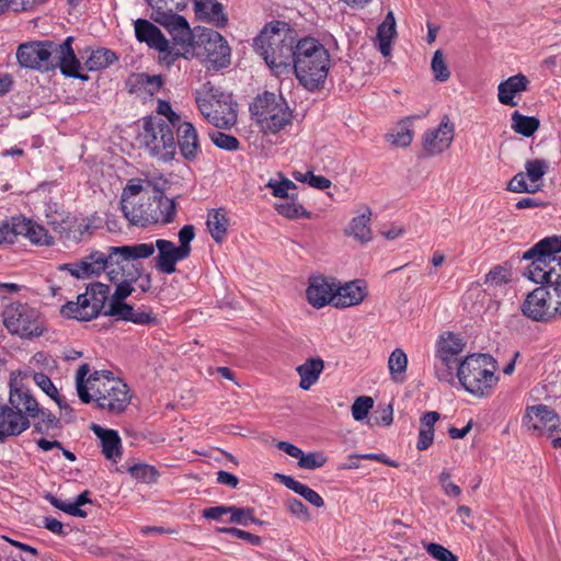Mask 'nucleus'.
<instances>
[{"mask_svg": "<svg viewBox=\"0 0 561 561\" xmlns=\"http://www.w3.org/2000/svg\"><path fill=\"white\" fill-rule=\"evenodd\" d=\"M267 187L272 190V194L275 197L288 198L290 196L289 191L295 190L296 184L288 179H283L280 181L271 179L267 183Z\"/></svg>", "mask_w": 561, "mask_h": 561, "instance_id": "nucleus-53", "label": "nucleus"}, {"mask_svg": "<svg viewBox=\"0 0 561 561\" xmlns=\"http://www.w3.org/2000/svg\"><path fill=\"white\" fill-rule=\"evenodd\" d=\"M154 251V243L110 247V257L113 266L111 270V283L115 284L116 287L112 294L110 308L106 311L108 317L141 325L157 322L156 316L150 311L135 309L133 306L124 302L135 290L133 284L142 275V267L137 261L150 257Z\"/></svg>", "mask_w": 561, "mask_h": 561, "instance_id": "nucleus-1", "label": "nucleus"}, {"mask_svg": "<svg viewBox=\"0 0 561 561\" xmlns=\"http://www.w3.org/2000/svg\"><path fill=\"white\" fill-rule=\"evenodd\" d=\"M523 314L537 322L561 318V286H540L529 293L522 306Z\"/></svg>", "mask_w": 561, "mask_h": 561, "instance_id": "nucleus-11", "label": "nucleus"}, {"mask_svg": "<svg viewBox=\"0 0 561 561\" xmlns=\"http://www.w3.org/2000/svg\"><path fill=\"white\" fill-rule=\"evenodd\" d=\"M561 237L552 236L542 239L523 255L525 260H531L526 275L537 284L560 286L561 284Z\"/></svg>", "mask_w": 561, "mask_h": 561, "instance_id": "nucleus-4", "label": "nucleus"}, {"mask_svg": "<svg viewBox=\"0 0 561 561\" xmlns=\"http://www.w3.org/2000/svg\"><path fill=\"white\" fill-rule=\"evenodd\" d=\"M495 370L496 364L492 356L471 354L459 363L455 376L466 391L476 397H485L497 383Z\"/></svg>", "mask_w": 561, "mask_h": 561, "instance_id": "nucleus-5", "label": "nucleus"}, {"mask_svg": "<svg viewBox=\"0 0 561 561\" xmlns=\"http://www.w3.org/2000/svg\"><path fill=\"white\" fill-rule=\"evenodd\" d=\"M152 198L154 204L153 209L158 215L157 222L168 224L173 221L176 215L175 201L164 196L160 190H154Z\"/></svg>", "mask_w": 561, "mask_h": 561, "instance_id": "nucleus-38", "label": "nucleus"}, {"mask_svg": "<svg viewBox=\"0 0 561 561\" xmlns=\"http://www.w3.org/2000/svg\"><path fill=\"white\" fill-rule=\"evenodd\" d=\"M34 382L45 392L49 398H51L61 410L71 411L67 402H65L61 397L59 396V392L57 388L54 386L50 378L43 374V373H35L33 375Z\"/></svg>", "mask_w": 561, "mask_h": 561, "instance_id": "nucleus-42", "label": "nucleus"}, {"mask_svg": "<svg viewBox=\"0 0 561 561\" xmlns=\"http://www.w3.org/2000/svg\"><path fill=\"white\" fill-rule=\"evenodd\" d=\"M524 423L535 431L553 433L560 425V419L549 407L538 404L527 409Z\"/></svg>", "mask_w": 561, "mask_h": 561, "instance_id": "nucleus-21", "label": "nucleus"}, {"mask_svg": "<svg viewBox=\"0 0 561 561\" xmlns=\"http://www.w3.org/2000/svg\"><path fill=\"white\" fill-rule=\"evenodd\" d=\"M144 186L139 181H130L123 190L121 205L135 202V198L142 192Z\"/></svg>", "mask_w": 561, "mask_h": 561, "instance_id": "nucleus-61", "label": "nucleus"}, {"mask_svg": "<svg viewBox=\"0 0 561 561\" xmlns=\"http://www.w3.org/2000/svg\"><path fill=\"white\" fill-rule=\"evenodd\" d=\"M72 37H67L61 44H53L51 54V69L59 68L60 71L67 77H75L85 80L79 73L80 62L77 59L75 51L71 47Z\"/></svg>", "mask_w": 561, "mask_h": 561, "instance_id": "nucleus-19", "label": "nucleus"}, {"mask_svg": "<svg viewBox=\"0 0 561 561\" xmlns=\"http://www.w3.org/2000/svg\"><path fill=\"white\" fill-rule=\"evenodd\" d=\"M54 42H33L19 46L16 58L25 68L48 71L51 69V54Z\"/></svg>", "mask_w": 561, "mask_h": 561, "instance_id": "nucleus-17", "label": "nucleus"}, {"mask_svg": "<svg viewBox=\"0 0 561 561\" xmlns=\"http://www.w3.org/2000/svg\"><path fill=\"white\" fill-rule=\"evenodd\" d=\"M178 144L182 156L186 160L196 158L199 145L195 127L190 122H183L178 127Z\"/></svg>", "mask_w": 561, "mask_h": 561, "instance_id": "nucleus-30", "label": "nucleus"}, {"mask_svg": "<svg viewBox=\"0 0 561 561\" xmlns=\"http://www.w3.org/2000/svg\"><path fill=\"white\" fill-rule=\"evenodd\" d=\"M36 416L39 417V420L35 424V428L41 433L48 432L49 430L55 428L58 425V420L56 419V416L48 411L38 409V412L35 414V417Z\"/></svg>", "mask_w": 561, "mask_h": 561, "instance_id": "nucleus-56", "label": "nucleus"}, {"mask_svg": "<svg viewBox=\"0 0 561 561\" xmlns=\"http://www.w3.org/2000/svg\"><path fill=\"white\" fill-rule=\"evenodd\" d=\"M9 402L14 409L21 412L24 409L27 416L35 417V414L38 412V403L27 389H11Z\"/></svg>", "mask_w": 561, "mask_h": 561, "instance_id": "nucleus-37", "label": "nucleus"}, {"mask_svg": "<svg viewBox=\"0 0 561 561\" xmlns=\"http://www.w3.org/2000/svg\"><path fill=\"white\" fill-rule=\"evenodd\" d=\"M252 116L264 133L276 134L291 124L293 113L282 95L264 92L250 105Z\"/></svg>", "mask_w": 561, "mask_h": 561, "instance_id": "nucleus-9", "label": "nucleus"}, {"mask_svg": "<svg viewBox=\"0 0 561 561\" xmlns=\"http://www.w3.org/2000/svg\"><path fill=\"white\" fill-rule=\"evenodd\" d=\"M25 227L24 217H12L0 224V244L13 243Z\"/></svg>", "mask_w": 561, "mask_h": 561, "instance_id": "nucleus-40", "label": "nucleus"}, {"mask_svg": "<svg viewBox=\"0 0 561 561\" xmlns=\"http://www.w3.org/2000/svg\"><path fill=\"white\" fill-rule=\"evenodd\" d=\"M325 462H327L325 456L319 451L318 453H309V454H304V451H301V455L298 459V466L302 469H308V470H314L317 468H320V467L324 466Z\"/></svg>", "mask_w": 561, "mask_h": 561, "instance_id": "nucleus-51", "label": "nucleus"}, {"mask_svg": "<svg viewBox=\"0 0 561 561\" xmlns=\"http://www.w3.org/2000/svg\"><path fill=\"white\" fill-rule=\"evenodd\" d=\"M154 247L158 250V255L154 257L156 267L164 274L174 273L176 263L187 257L172 241L158 239Z\"/></svg>", "mask_w": 561, "mask_h": 561, "instance_id": "nucleus-24", "label": "nucleus"}, {"mask_svg": "<svg viewBox=\"0 0 561 561\" xmlns=\"http://www.w3.org/2000/svg\"><path fill=\"white\" fill-rule=\"evenodd\" d=\"M374 407V400L370 397H358L352 405V415L355 421H363Z\"/></svg>", "mask_w": 561, "mask_h": 561, "instance_id": "nucleus-50", "label": "nucleus"}, {"mask_svg": "<svg viewBox=\"0 0 561 561\" xmlns=\"http://www.w3.org/2000/svg\"><path fill=\"white\" fill-rule=\"evenodd\" d=\"M439 420V413L436 411L427 412L421 419L420 430L430 431L434 433V425Z\"/></svg>", "mask_w": 561, "mask_h": 561, "instance_id": "nucleus-64", "label": "nucleus"}, {"mask_svg": "<svg viewBox=\"0 0 561 561\" xmlns=\"http://www.w3.org/2000/svg\"><path fill=\"white\" fill-rule=\"evenodd\" d=\"M210 139L220 149L234 151L239 148V140L234 136L221 131L211 133Z\"/></svg>", "mask_w": 561, "mask_h": 561, "instance_id": "nucleus-54", "label": "nucleus"}, {"mask_svg": "<svg viewBox=\"0 0 561 561\" xmlns=\"http://www.w3.org/2000/svg\"><path fill=\"white\" fill-rule=\"evenodd\" d=\"M397 34L396 31V19L392 11H389L382 21V23L378 26L376 43L378 45L379 51L382 56L388 57L391 54V44L392 39Z\"/></svg>", "mask_w": 561, "mask_h": 561, "instance_id": "nucleus-33", "label": "nucleus"}, {"mask_svg": "<svg viewBox=\"0 0 561 561\" xmlns=\"http://www.w3.org/2000/svg\"><path fill=\"white\" fill-rule=\"evenodd\" d=\"M195 102L205 119L217 128H230L237 123V104L230 93L210 82L195 92Z\"/></svg>", "mask_w": 561, "mask_h": 561, "instance_id": "nucleus-6", "label": "nucleus"}, {"mask_svg": "<svg viewBox=\"0 0 561 561\" xmlns=\"http://www.w3.org/2000/svg\"><path fill=\"white\" fill-rule=\"evenodd\" d=\"M371 209L368 206H363L362 211L352 218L344 233L354 238L360 243H367L373 239V231L370 228Z\"/></svg>", "mask_w": 561, "mask_h": 561, "instance_id": "nucleus-29", "label": "nucleus"}, {"mask_svg": "<svg viewBox=\"0 0 561 561\" xmlns=\"http://www.w3.org/2000/svg\"><path fill=\"white\" fill-rule=\"evenodd\" d=\"M194 11L198 20L211 23L217 27H224L228 22L222 4L216 0H195Z\"/></svg>", "mask_w": 561, "mask_h": 561, "instance_id": "nucleus-27", "label": "nucleus"}, {"mask_svg": "<svg viewBox=\"0 0 561 561\" xmlns=\"http://www.w3.org/2000/svg\"><path fill=\"white\" fill-rule=\"evenodd\" d=\"M455 137V125L448 116H444L439 125L427 129L421 139L422 150L425 157H435L451 146Z\"/></svg>", "mask_w": 561, "mask_h": 561, "instance_id": "nucleus-16", "label": "nucleus"}, {"mask_svg": "<svg viewBox=\"0 0 561 561\" xmlns=\"http://www.w3.org/2000/svg\"><path fill=\"white\" fill-rule=\"evenodd\" d=\"M335 286L336 284L327 277H311L306 290L308 302L314 308H322L325 305L334 306Z\"/></svg>", "mask_w": 561, "mask_h": 561, "instance_id": "nucleus-23", "label": "nucleus"}, {"mask_svg": "<svg viewBox=\"0 0 561 561\" xmlns=\"http://www.w3.org/2000/svg\"><path fill=\"white\" fill-rule=\"evenodd\" d=\"M431 69L434 73L435 80L439 82H445L450 78V71L440 49L434 53L431 61Z\"/></svg>", "mask_w": 561, "mask_h": 561, "instance_id": "nucleus-47", "label": "nucleus"}, {"mask_svg": "<svg viewBox=\"0 0 561 561\" xmlns=\"http://www.w3.org/2000/svg\"><path fill=\"white\" fill-rule=\"evenodd\" d=\"M131 476L144 482H151L157 477V471L149 465H136L129 468Z\"/></svg>", "mask_w": 561, "mask_h": 561, "instance_id": "nucleus-58", "label": "nucleus"}, {"mask_svg": "<svg viewBox=\"0 0 561 561\" xmlns=\"http://www.w3.org/2000/svg\"><path fill=\"white\" fill-rule=\"evenodd\" d=\"M24 230L20 236L27 238L31 242L41 245H49L53 242V238L48 236L47 230L37 224L24 218Z\"/></svg>", "mask_w": 561, "mask_h": 561, "instance_id": "nucleus-43", "label": "nucleus"}, {"mask_svg": "<svg viewBox=\"0 0 561 561\" xmlns=\"http://www.w3.org/2000/svg\"><path fill=\"white\" fill-rule=\"evenodd\" d=\"M230 522L242 526H248L249 523H257L253 515V508L250 507H236L229 506Z\"/></svg>", "mask_w": 561, "mask_h": 561, "instance_id": "nucleus-49", "label": "nucleus"}, {"mask_svg": "<svg viewBox=\"0 0 561 561\" xmlns=\"http://www.w3.org/2000/svg\"><path fill=\"white\" fill-rule=\"evenodd\" d=\"M152 196H140L139 202L126 203L122 206L125 218L135 226L146 227L157 222L158 215L153 209Z\"/></svg>", "mask_w": 561, "mask_h": 561, "instance_id": "nucleus-20", "label": "nucleus"}, {"mask_svg": "<svg viewBox=\"0 0 561 561\" xmlns=\"http://www.w3.org/2000/svg\"><path fill=\"white\" fill-rule=\"evenodd\" d=\"M116 60L115 54L106 48L93 50L85 60V66L90 71L104 69Z\"/></svg>", "mask_w": 561, "mask_h": 561, "instance_id": "nucleus-44", "label": "nucleus"}, {"mask_svg": "<svg viewBox=\"0 0 561 561\" xmlns=\"http://www.w3.org/2000/svg\"><path fill=\"white\" fill-rule=\"evenodd\" d=\"M206 225L211 238L217 243H221L230 225L227 210L225 208L209 210Z\"/></svg>", "mask_w": 561, "mask_h": 561, "instance_id": "nucleus-35", "label": "nucleus"}, {"mask_svg": "<svg viewBox=\"0 0 561 561\" xmlns=\"http://www.w3.org/2000/svg\"><path fill=\"white\" fill-rule=\"evenodd\" d=\"M539 127V121L533 116H525L518 112L512 114V128L515 133L530 137Z\"/></svg>", "mask_w": 561, "mask_h": 561, "instance_id": "nucleus-45", "label": "nucleus"}, {"mask_svg": "<svg viewBox=\"0 0 561 561\" xmlns=\"http://www.w3.org/2000/svg\"><path fill=\"white\" fill-rule=\"evenodd\" d=\"M466 342L462 337L451 332L443 333L436 343L435 352V375L438 380L453 383L455 370L458 369L460 355L463 353Z\"/></svg>", "mask_w": 561, "mask_h": 561, "instance_id": "nucleus-12", "label": "nucleus"}, {"mask_svg": "<svg viewBox=\"0 0 561 561\" xmlns=\"http://www.w3.org/2000/svg\"><path fill=\"white\" fill-rule=\"evenodd\" d=\"M276 479H278L286 488L302 496L312 506L318 508L324 506V500L318 492L295 480L293 477L277 473Z\"/></svg>", "mask_w": 561, "mask_h": 561, "instance_id": "nucleus-34", "label": "nucleus"}, {"mask_svg": "<svg viewBox=\"0 0 561 561\" xmlns=\"http://www.w3.org/2000/svg\"><path fill=\"white\" fill-rule=\"evenodd\" d=\"M130 83V92L152 96L161 89L163 80L161 76L137 73L131 77Z\"/></svg>", "mask_w": 561, "mask_h": 561, "instance_id": "nucleus-36", "label": "nucleus"}, {"mask_svg": "<svg viewBox=\"0 0 561 561\" xmlns=\"http://www.w3.org/2000/svg\"><path fill=\"white\" fill-rule=\"evenodd\" d=\"M408 367V356L401 348H396L389 356L388 368L392 379L397 382L403 380Z\"/></svg>", "mask_w": 561, "mask_h": 561, "instance_id": "nucleus-41", "label": "nucleus"}, {"mask_svg": "<svg viewBox=\"0 0 561 561\" xmlns=\"http://www.w3.org/2000/svg\"><path fill=\"white\" fill-rule=\"evenodd\" d=\"M508 280L510 272L502 266H495L485 276V284L490 286H501Z\"/></svg>", "mask_w": 561, "mask_h": 561, "instance_id": "nucleus-57", "label": "nucleus"}, {"mask_svg": "<svg viewBox=\"0 0 561 561\" xmlns=\"http://www.w3.org/2000/svg\"><path fill=\"white\" fill-rule=\"evenodd\" d=\"M548 163L540 159L528 160L526 172L515 174L507 184V190L515 193L534 194L541 190L542 178L548 171Z\"/></svg>", "mask_w": 561, "mask_h": 561, "instance_id": "nucleus-15", "label": "nucleus"}, {"mask_svg": "<svg viewBox=\"0 0 561 561\" xmlns=\"http://www.w3.org/2000/svg\"><path fill=\"white\" fill-rule=\"evenodd\" d=\"M112 267L108 248L107 253L95 251L80 262L64 264L60 268L68 271L77 278L99 276L102 272H106L107 278L111 282Z\"/></svg>", "mask_w": 561, "mask_h": 561, "instance_id": "nucleus-18", "label": "nucleus"}, {"mask_svg": "<svg viewBox=\"0 0 561 561\" xmlns=\"http://www.w3.org/2000/svg\"><path fill=\"white\" fill-rule=\"evenodd\" d=\"M276 210L279 215L286 218L294 219L298 217H309L304 207L294 201H284L275 205Z\"/></svg>", "mask_w": 561, "mask_h": 561, "instance_id": "nucleus-48", "label": "nucleus"}, {"mask_svg": "<svg viewBox=\"0 0 561 561\" xmlns=\"http://www.w3.org/2000/svg\"><path fill=\"white\" fill-rule=\"evenodd\" d=\"M414 130L410 123V118H407L398 124L396 128L387 135L388 141L394 147L405 148L409 147L413 140Z\"/></svg>", "mask_w": 561, "mask_h": 561, "instance_id": "nucleus-39", "label": "nucleus"}, {"mask_svg": "<svg viewBox=\"0 0 561 561\" xmlns=\"http://www.w3.org/2000/svg\"><path fill=\"white\" fill-rule=\"evenodd\" d=\"M221 531L231 534L236 538L247 540L252 545H257L261 541L260 537L238 528H222Z\"/></svg>", "mask_w": 561, "mask_h": 561, "instance_id": "nucleus-63", "label": "nucleus"}, {"mask_svg": "<svg viewBox=\"0 0 561 561\" xmlns=\"http://www.w3.org/2000/svg\"><path fill=\"white\" fill-rule=\"evenodd\" d=\"M291 66L299 83L309 91L324 85L331 67L329 50L314 38H304L295 46Z\"/></svg>", "mask_w": 561, "mask_h": 561, "instance_id": "nucleus-3", "label": "nucleus"}, {"mask_svg": "<svg viewBox=\"0 0 561 561\" xmlns=\"http://www.w3.org/2000/svg\"><path fill=\"white\" fill-rule=\"evenodd\" d=\"M285 506L288 512L302 520H309L310 514L304 503L295 497H288L285 501Z\"/></svg>", "mask_w": 561, "mask_h": 561, "instance_id": "nucleus-60", "label": "nucleus"}, {"mask_svg": "<svg viewBox=\"0 0 561 561\" xmlns=\"http://www.w3.org/2000/svg\"><path fill=\"white\" fill-rule=\"evenodd\" d=\"M528 80L524 75H515L499 84V101L504 105L515 106L514 96L516 93L527 89Z\"/></svg>", "mask_w": 561, "mask_h": 561, "instance_id": "nucleus-32", "label": "nucleus"}, {"mask_svg": "<svg viewBox=\"0 0 561 561\" xmlns=\"http://www.w3.org/2000/svg\"><path fill=\"white\" fill-rule=\"evenodd\" d=\"M92 400L102 410L110 413H122L130 402V393L126 383L114 378L110 371H94L89 375Z\"/></svg>", "mask_w": 561, "mask_h": 561, "instance_id": "nucleus-8", "label": "nucleus"}, {"mask_svg": "<svg viewBox=\"0 0 561 561\" xmlns=\"http://www.w3.org/2000/svg\"><path fill=\"white\" fill-rule=\"evenodd\" d=\"M135 34L139 42L146 43L150 48L164 54L163 58L171 55V45L158 26L148 20L139 19L135 22Z\"/></svg>", "mask_w": 561, "mask_h": 561, "instance_id": "nucleus-22", "label": "nucleus"}, {"mask_svg": "<svg viewBox=\"0 0 561 561\" xmlns=\"http://www.w3.org/2000/svg\"><path fill=\"white\" fill-rule=\"evenodd\" d=\"M91 431L100 439L104 457L117 462L122 457V442L117 431L103 428L94 423L91 425Z\"/></svg>", "mask_w": 561, "mask_h": 561, "instance_id": "nucleus-26", "label": "nucleus"}, {"mask_svg": "<svg viewBox=\"0 0 561 561\" xmlns=\"http://www.w3.org/2000/svg\"><path fill=\"white\" fill-rule=\"evenodd\" d=\"M157 113L168 119L167 124H170L172 129L182 124L181 116L172 110L171 104L168 101L159 100Z\"/></svg>", "mask_w": 561, "mask_h": 561, "instance_id": "nucleus-55", "label": "nucleus"}, {"mask_svg": "<svg viewBox=\"0 0 561 561\" xmlns=\"http://www.w3.org/2000/svg\"><path fill=\"white\" fill-rule=\"evenodd\" d=\"M110 287L103 283L90 284L85 291L77 297V301H68L60 309V313L69 319L90 321L96 318L105 308V302L111 301ZM110 308V305L107 306ZM106 309L104 314H106Z\"/></svg>", "mask_w": 561, "mask_h": 561, "instance_id": "nucleus-10", "label": "nucleus"}, {"mask_svg": "<svg viewBox=\"0 0 561 561\" xmlns=\"http://www.w3.org/2000/svg\"><path fill=\"white\" fill-rule=\"evenodd\" d=\"M90 374V366L82 364L76 374V387L78 397L83 403H90L92 401V394L90 385L88 383V375Z\"/></svg>", "mask_w": 561, "mask_h": 561, "instance_id": "nucleus-46", "label": "nucleus"}, {"mask_svg": "<svg viewBox=\"0 0 561 561\" xmlns=\"http://www.w3.org/2000/svg\"><path fill=\"white\" fill-rule=\"evenodd\" d=\"M199 43L207 69L220 70L230 65L231 49L221 34L214 30L205 31L199 36Z\"/></svg>", "mask_w": 561, "mask_h": 561, "instance_id": "nucleus-14", "label": "nucleus"}, {"mask_svg": "<svg viewBox=\"0 0 561 561\" xmlns=\"http://www.w3.org/2000/svg\"><path fill=\"white\" fill-rule=\"evenodd\" d=\"M195 238V229L192 225H185L180 231H179V241L182 252L185 253V255L188 257L191 254V242Z\"/></svg>", "mask_w": 561, "mask_h": 561, "instance_id": "nucleus-59", "label": "nucleus"}, {"mask_svg": "<svg viewBox=\"0 0 561 561\" xmlns=\"http://www.w3.org/2000/svg\"><path fill=\"white\" fill-rule=\"evenodd\" d=\"M3 323L10 333L22 339L37 337L44 332L39 313L22 304H12L5 309Z\"/></svg>", "mask_w": 561, "mask_h": 561, "instance_id": "nucleus-13", "label": "nucleus"}, {"mask_svg": "<svg viewBox=\"0 0 561 561\" xmlns=\"http://www.w3.org/2000/svg\"><path fill=\"white\" fill-rule=\"evenodd\" d=\"M137 140L150 156L160 160L169 161L175 156L176 142L173 129L162 117H144L140 121Z\"/></svg>", "mask_w": 561, "mask_h": 561, "instance_id": "nucleus-7", "label": "nucleus"}, {"mask_svg": "<svg viewBox=\"0 0 561 561\" xmlns=\"http://www.w3.org/2000/svg\"><path fill=\"white\" fill-rule=\"evenodd\" d=\"M423 547L428 554L438 561H458L457 556L439 543L428 542L423 543Z\"/></svg>", "mask_w": 561, "mask_h": 561, "instance_id": "nucleus-52", "label": "nucleus"}, {"mask_svg": "<svg viewBox=\"0 0 561 561\" xmlns=\"http://www.w3.org/2000/svg\"><path fill=\"white\" fill-rule=\"evenodd\" d=\"M162 24L171 26L174 31H187L190 30L188 23L185 18L176 14L165 15V20L161 21Z\"/></svg>", "mask_w": 561, "mask_h": 561, "instance_id": "nucleus-62", "label": "nucleus"}, {"mask_svg": "<svg viewBox=\"0 0 561 561\" xmlns=\"http://www.w3.org/2000/svg\"><path fill=\"white\" fill-rule=\"evenodd\" d=\"M295 46V37L289 25L282 21L265 25L254 39L255 51L277 76L290 71Z\"/></svg>", "mask_w": 561, "mask_h": 561, "instance_id": "nucleus-2", "label": "nucleus"}, {"mask_svg": "<svg viewBox=\"0 0 561 561\" xmlns=\"http://www.w3.org/2000/svg\"><path fill=\"white\" fill-rule=\"evenodd\" d=\"M324 369V362L320 357L308 358L296 368L300 377L299 387L304 390L310 389L318 380Z\"/></svg>", "mask_w": 561, "mask_h": 561, "instance_id": "nucleus-31", "label": "nucleus"}, {"mask_svg": "<svg viewBox=\"0 0 561 561\" xmlns=\"http://www.w3.org/2000/svg\"><path fill=\"white\" fill-rule=\"evenodd\" d=\"M30 426V421L20 410L12 405L0 407V440L9 436H16Z\"/></svg>", "mask_w": 561, "mask_h": 561, "instance_id": "nucleus-25", "label": "nucleus"}, {"mask_svg": "<svg viewBox=\"0 0 561 561\" xmlns=\"http://www.w3.org/2000/svg\"><path fill=\"white\" fill-rule=\"evenodd\" d=\"M366 287L360 280L346 283L343 286H335V308H347L359 305L366 297Z\"/></svg>", "mask_w": 561, "mask_h": 561, "instance_id": "nucleus-28", "label": "nucleus"}]
</instances>
